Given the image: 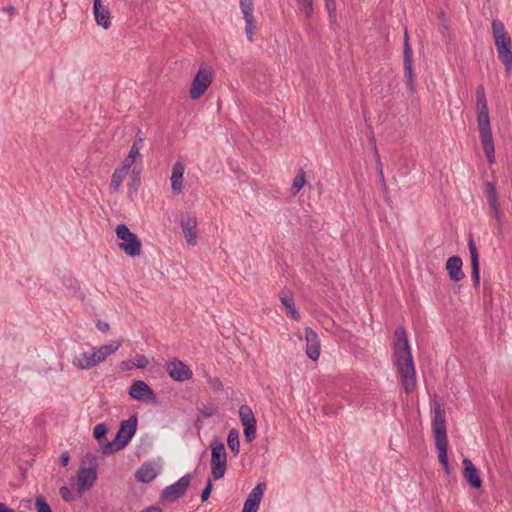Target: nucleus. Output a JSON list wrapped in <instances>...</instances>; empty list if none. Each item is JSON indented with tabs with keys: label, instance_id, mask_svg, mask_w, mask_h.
Segmentation results:
<instances>
[{
	"label": "nucleus",
	"instance_id": "f257e3e1",
	"mask_svg": "<svg viewBox=\"0 0 512 512\" xmlns=\"http://www.w3.org/2000/svg\"><path fill=\"white\" fill-rule=\"evenodd\" d=\"M394 338V364L397 367L403 389L409 394L416 387V371L405 328L397 327L394 331Z\"/></svg>",
	"mask_w": 512,
	"mask_h": 512
},
{
	"label": "nucleus",
	"instance_id": "f03ea898",
	"mask_svg": "<svg viewBox=\"0 0 512 512\" xmlns=\"http://www.w3.org/2000/svg\"><path fill=\"white\" fill-rule=\"evenodd\" d=\"M476 101L477 123L479 127L480 141L489 164H493L495 163V146L492 136L485 90L482 85H479L476 89Z\"/></svg>",
	"mask_w": 512,
	"mask_h": 512
},
{
	"label": "nucleus",
	"instance_id": "7ed1b4c3",
	"mask_svg": "<svg viewBox=\"0 0 512 512\" xmlns=\"http://www.w3.org/2000/svg\"><path fill=\"white\" fill-rule=\"evenodd\" d=\"M432 430L435 438V446L438 451L439 463L444 471L449 474L450 466L448 462V438L446 428L445 410L439 403L434 406V418L432 421Z\"/></svg>",
	"mask_w": 512,
	"mask_h": 512
},
{
	"label": "nucleus",
	"instance_id": "20e7f679",
	"mask_svg": "<svg viewBox=\"0 0 512 512\" xmlns=\"http://www.w3.org/2000/svg\"><path fill=\"white\" fill-rule=\"evenodd\" d=\"M137 431V417L132 415L129 419L120 423L118 431L112 441H106L102 444V452L104 455L113 454L125 448Z\"/></svg>",
	"mask_w": 512,
	"mask_h": 512
},
{
	"label": "nucleus",
	"instance_id": "39448f33",
	"mask_svg": "<svg viewBox=\"0 0 512 512\" xmlns=\"http://www.w3.org/2000/svg\"><path fill=\"white\" fill-rule=\"evenodd\" d=\"M211 450V477L215 481L224 477L227 470V452L224 443L218 438H213L210 442Z\"/></svg>",
	"mask_w": 512,
	"mask_h": 512
},
{
	"label": "nucleus",
	"instance_id": "423d86ee",
	"mask_svg": "<svg viewBox=\"0 0 512 512\" xmlns=\"http://www.w3.org/2000/svg\"><path fill=\"white\" fill-rule=\"evenodd\" d=\"M117 238L122 240L119 243V247L129 257H136L141 254V241L138 236L131 232L125 224H118L116 227Z\"/></svg>",
	"mask_w": 512,
	"mask_h": 512
},
{
	"label": "nucleus",
	"instance_id": "0eeeda50",
	"mask_svg": "<svg viewBox=\"0 0 512 512\" xmlns=\"http://www.w3.org/2000/svg\"><path fill=\"white\" fill-rule=\"evenodd\" d=\"M213 78V69L206 64H202L192 80L189 90L190 98L193 100L199 99L207 91Z\"/></svg>",
	"mask_w": 512,
	"mask_h": 512
},
{
	"label": "nucleus",
	"instance_id": "6e6552de",
	"mask_svg": "<svg viewBox=\"0 0 512 512\" xmlns=\"http://www.w3.org/2000/svg\"><path fill=\"white\" fill-rule=\"evenodd\" d=\"M403 66L406 87L410 94H414L416 91L414 83L415 71L413 67L412 49L409 43V34L407 29H405L403 41Z\"/></svg>",
	"mask_w": 512,
	"mask_h": 512
},
{
	"label": "nucleus",
	"instance_id": "1a4fd4ad",
	"mask_svg": "<svg viewBox=\"0 0 512 512\" xmlns=\"http://www.w3.org/2000/svg\"><path fill=\"white\" fill-rule=\"evenodd\" d=\"M193 478V475L190 473L185 474L182 476L178 481L175 483L165 487L161 494H160V501L161 502H170L173 503L183 497L189 488L191 479Z\"/></svg>",
	"mask_w": 512,
	"mask_h": 512
},
{
	"label": "nucleus",
	"instance_id": "9d476101",
	"mask_svg": "<svg viewBox=\"0 0 512 512\" xmlns=\"http://www.w3.org/2000/svg\"><path fill=\"white\" fill-rule=\"evenodd\" d=\"M128 394L131 399L145 401L148 399L152 404H158V398L153 389L142 380H135L131 384Z\"/></svg>",
	"mask_w": 512,
	"mask_h": 512
},
{
	"label": "nucleus",
	"instance_id": "9b49d317",
	"mask_svg": "<svg viewBox=\"0 0 512 512\" xmlns=\"http://www.w3.org/2000/svg\"><path fill=\"white\" fill-rule=\"evenodd\" d=\"M166 371L169 376L177 382H184L193 376L192 370L187 364L179 359H173L166 364Z\"/></svg>",
	"mask_w": 512,
	"mask_h": 512
},
{
	"label": "nucleus",
	"instance_id": "f8f14e48",
	"mask_svg": "<svg viewBox=\"0 0 512 512\" xmlns=\"http://www.w3.org/2000/svg\"><path fill=\"white\" fill-rule=\"evenodd\" d=\"M180 226L187 244L190 246H195L197 239L196 217L190 213H182L180 215Z\"/></svg>",
	"mask_w": 512,
	"mask_h": 512
},
{
	"label": "nucleus",
	"instance_id": "ddd939ff",
	"mask_svg": "<svg viewBox=\"0 0 512 512\" xmlns=\"http://www.w3.org/2000/svg\"><path fill=\"white\" fill-rule=\"evenodd\" d=\"M97 480L96 467H80L77 472V490L81 494L90 490Z\"/></svg>",
	"mask_w": 512,
	"mask_h": 512
},
{
	"label": "nucleus",
	"instance_id": "4468645a",
	"mask_svg": "<svg viewBox=\"0 0 512 512\" xmlns=\"http://www.w3.org/2000/svg\"><path fill=\"white\" fill-rule=\"evenodd\" d=\"M240 9L246 22L245 33L249 41L253 40V35L257 28V22L253 17V0H240Z\"/></svg>",
	"mask_w": 512,
	"mask_h": 512
},
{
	"label": "nucleus",
	"instance_id": "2eb2a0df",
	"mask_svg": "<svg viewBox=\"0 0 512 512\" xmlns=\"http://www.w3.org/2000/svg\"><path fill=\"white\" fill-rule=\"evenodd\" d=\"M463 477L469 486L473 489H480L482 487V479L479 470L469 458H464L463 461Z\"/></svg>",
	"mask_w": 512,
	"mask_h": 512
},
{
	"label": "nucleus",
	"instance_id": "dca6fc26",
	"mask_svg": "<svg viewBox=\"0 0 512 512\" xmlns=\"http://www.w3.org/2000/svg\"><path fill=\"white\" fill-rule=\"evenodd\" d=\"M306 354L309 359L316 361L320 356V340L318 334L311 328H305Z\"/></svg>",
	"mask_w": 512,
	"mask_h": 512
},
{
	"label": "nucleus",
	"instance_id": "f3484780",
	"mask_svg": "<svg viewBox=\"0 0 512 512\" xmlns=\"http://www.w3.org/2000/svg\"><path fill=\"white\" fill-rule=\"evenodd\" d=\"M468 248L471 260V278L475 288L480 286V265L479 255L472 235L469 237Z\"/></svg>",
	"mask_w": 512,
	"mask_h": 512
},
{
	"label": "nucleus",
	"instance_id": "a211bd4d",
	"mask_svg": "<svg viewBox=\"0 0 512 512\" xmlns=\"http://www.w3.org/2000/svg\"><path fill=\"white\" fill-rule=\"evenodd\" d=\"M158 474L159 470L156 469L155 463L146 461L137 469L135 479L140 483L147 484L153 481Z\"/></svg>",
	"mask_w": 512,
	"mask_h": 512
},
{
	"label": "nucleus",
	"instance_id": "6ab92c4d",
	"mask_svg": "<svg viewBox=\"0 0 512 512\" xmlns=\"http://www.w3.org/2000/svg\"><path fill=\"white\" fill-rule=\"evenodd\" d=\"M463 262L459 256H451L447 259L445 269L449 278L454 282L464 279L465 274L462 270Z\"/></svg>",
	"mask_w": 512,
	"mask_h": 512
},
{
	"label": "nucleus",
	"instance_id": "aec40b11",
	"mask_svg": "<svg viewBox=\"0 0 512 512\" xmlns=\"http://www.w3.org/2000/svg\"><path fill=\"white\" fill-rule=\"evenodd\" d=\"M93 13L97 25L108 29L111 26L110 11L107 6L102 4L101 0L93 1Z\"/></svg>",
	"mask_w": 512,
	"mask_h": 512
},
{
	"label": "nucleus",
	"instance_id": "412c9836",
	"mask_svg": "<svg viewBox=\"0 0 512 512\" xmlns=\"http://www.w3.org/2000/svg\"><path fill=\"white\" fill-rule=\"evenodd\" d=\"M184 172L185 165L181 161H176L171 174V189L174 194H180L183 191Z\"/></svg>",
	"mask_w": 512,
	"mask_h": 512
},
{
	"label": "nucleus",
	"instance_id": "4be33fe9",
	"mask_svg": "<svg viewBox=\"0 0 512 512\" xmlns=\"http://www.w3.org/2000/svg\"><path fill=\"white\" fill-rule=\"evenodd\" d=\"M123 341H111L108 344H104L99 348H93L97 364L103 362L108 356L115 353L121 346Z\"/></svg>",
	"mask_w": 512,
	"mask_h": 512
},
{
	"label": "nucleus",
	"instance_id": "5701e85b",
	"mask_svg": "<svg viewBox=\"0 0 512 512\" xmlns=\"http://www.w3.org/2000/svg\"><path fill=\"white\" fill-rule=\"evenodd\" d=\"M140 173H141V165L140 166L134 165L131 170L129 181L127 183L128 196L130 198H133V196L136 195L138 192L139 186L141 184Z\"/></svg>",
	"mask_w": 512,
	"mask_h": 512
},
{
	"label": "nucleus",
	"instance_id": "b1692460",
	"mask_svg": "<svg viewBox=\"0 0 512 512\" xmlns=\"http://www.w3.org/2000/svg\"><path fill=\"white\" fill-rule=\"evenodd\" d=\"M73 365L79 369H86V370L97 365L94 351L92 353H88V352L80 353L77 357L74 358Z\"/></svg>",
	"mask_w": 512,
	"mask_h": 512
},
{
	"label": "nucleus",
	"instance_id": "393cba45",
	"mask_svg": "<svg viewBox=\"0 0 512 512\" xmlns=\"http://www.w3.org/2000/svg\"><path fill=\"white\" fill-rule=\"evenodd\" d=\"M495 46L500 61L512 58V43L510 38L495 41Z\"/></svg>",
	"mask_w": 512,
	"mask_h": 512
},
{
	"label": "nucleus",
	"instance_id": "a878e982",
	"mask_svg": "<svg viewBox=\"0 0 512 512\" xmlns=\"http://www.w3.org/2000/svg\"><path fill=\"white\" fill-rule=\"evenodd\" d=\"M484 192L486 195L487 203L489 208H494V206H499L498 195L496 191V186L492 182H485L484 184Z\"/></svg>",
	"mask_w": 512,
	"mask_h": 512
},
{
	"label": "nucleus",
	"instance_id": "bb28decb",
	"mask_svg": "<svg viewBox=\"0 0 512 512\" xmlns=\"http://www.w3.org/2000/svg\"><path fill=\"white\" fill-rule=\"evenodd\" d=\"M491 28L494 42L497 40H504L510 38L507 31L505 30L504 24L500 20L493 19L491 23Z\"/></svg>",
	"mask_w": 512,
	"mask_h": 512
},
{
	"label": "nucleus",
	"instance_id": "cd10ccee",
	"mask_svg": "<svg viewBox=\"0 0 512 512\" xmlns=\"http://www.w3.org/2000/svg\"><path fill=\"white\" fill-rule=\"evenodd\" d=\"M227 445L231 452L236 456L240 451L239 431L232 428L227 435Z\"/></svg>",
	"mask_w": 512,
	"mask_h": 512
},
{
	"label": "nucleus",
	"instance_id": "c85d7f7f",
	"mask_svg": "<svg viewBox=\"0 0 512 512\" xmlns=\"http://www.w3.org/2000/svg\"><path fill=\"white\" fill-rule=\"evenodd\" d=\"M239 417L243 426L257 423L254 413L248 405L240 406Z\"/></svg>",
	"mask_w": 512,
	"mask_h": 512
},
{
	"label": "nucleus",
	"instance_id": "c756f323",
	"mask_svg": "<svg viewBox=\"0 0 512 512\" xmlns=\"http://www.w3.org/2000/svg\"><path fill=\"white\" fill-rule=\"evenodd\" d=\"M127 173L123 172L122 170L115 169V171L112 174L111 182L109 185V189L111 193H115L119 190L120 185L122 184L124 178L126 177Z\"/></svg>",
	"mask_w": 512,
	"mask_h": 512
},
{
	"label": "nucleus",
	"instance_id": "7c9ffc66",
	"mask_svg": "<svg viewBox=\"0 0 512 512\" xmlns=\"http://www.w3.org/2000/svg\"><path fill=\"white\" fill-rule=\"evenodd\" d=\"M265 490H266V483H264V482L258 483L252 489V491L248 494L246 499L260 504Z\"/></svg>",
	"mask_w": 512,
	"mask_h": 512
},
{
	"label": "nucleus",
	"instance_id": "2f4dec72",
	"mask_svg": "<svg viewBox=\"0 0 512 512\" xmlns=\"http://www.w3.org/2000/svg\"><path fill=\"white\" fill-rule=\"evenodd\" d=\"M279 298L286 311L295 307L294 296L290 290H282L279 294Z\"/></svg>",
	"mask_w": 512,
	"mask_h": 512
},
{
	"label": "nucleus",
	"instance_id": "473e14b6",
	"mask_svg": "<svg viewBox=\"0 0 512 512\" xmlns=\"http://www.w3.org/2000/svg\"><path fill=\"white\" fill-rule=\"evenodd\" d=\"M305 182L306 181H305L304 170L300 169L298 171L297 175L295 176V178L293 179L292 188H291L292 194L296 195L304 187Z\"/></svg>",
	"mask_w": 512,
	"mask_h": 512
},
{
	"label": "nucleus",
	"instance_id": "72a5a7b5",
	"mask_svg": "<svg viewBox=\"0 0 512 512\" xmlns=\"http://www.w3.org/2000/svg\"><path fill=\"white\" fill-rule=\"evenodd\" d=\"M107 432V425L105 423H99L93 429V436L99 443H102L103 440H106Z\"/></svg>",
	"mask_w": 512,
	"mask_h": 512
},
{
	"label": "nucleus",
	"instance_id": "f704fd0d",
	"mask_svg": "<svg viewBox=\"0 0 512 512\" xmlns=\"http://www.w3.org/2000/svg\"><path fill=\"white\" fill-rule=\"evenodd\" d=\"M299 9L304 14L306 20H310L313 14V0H304L298 2Z\"/></svg>",
	"mask_w": 512,
	"mask_h": 512
},
{
	"label": "nucleus",
	"instance_id": "c9c22d12",
	"mask_svg": "<svg viewBox=\"0 0 512 512\" xmlns=\"http://www.w3.org/2000/svg\"><path fill=\"white\" fill-rule=\"evenodd\" d=\"M36 512H52V509L44 496L38 495L35 497Z\"/></svg>",
	"mask_w": 512,
	"mask_h": 512
},
{
	"label": "nucleus",
	"instance_id": "e433bc0d",
	"mask_svg": "<svg viewBox=\"0 0 512 512\" xmlns=\"http://www.w3.org/2000/svg\"><path fill=\"white\" fill-rule=\"evenodd\" d=\"M257 423L248 424L243 426V434L245 440L249 443L252 442L256 437Z\"/></svg>",
	"mask_w": 512,
	"mask_h": 512
},
{
	"label": "nucleus",
	"instance_id": "4c0bfd02",
	"mask_svg": "<svg viewBox=\"0 0 512 512\" xmlns=\"http://www.w3.org/2000/svg\"><path fill=\"white\" fill-rule=\"evenodd\" d=\"M370 142L373 144V147H374V150H375V154H376V160H377V163H378V176L380 178V181L382 182L383 189H386V184H385V180H384L382 165H381L379 154L377 152L376 142H375V138H374L373 134L371 135Z\"/></svg>",
	"mask_w": 512,
	"mask_h": 512
},
{
	"label": "nucleus",
	"instance_id": "58836bf2",
	"mask_svg": "<svg viewBox=\"0 0 512 512\" xmlns=\"http://www.w3.org/2000/svg\"><path fill=\"white\" fill-rule=\"evenodd\" d=\"M138 160L139 159L135 157L131 158V155L128 153L127 157L122 161L121 166L118 167L117 169L122 170L125 173H128V170L130 168H133L134 165H137Z\"/></svg>",
	"mask_w": 512,
	"mask_h": 512
},
{
	"label": "nucleus",
	"instance_id": "ea45409f",
	"mask_svg": "<svg viewBox=\"0 0 512 512\" xmlns=\"http://www.w3.org/2000/svg\"><path fill=\"white\" fill-rule=\"evenodd\" d=\"M199 412L204 418H209L217 414L218 408L213 404L202 405V407L199 408Z\"/></svg>",
	"mask_w": 512,
	"mask_h": 512
},
{
	"label": "nucleus",
	"instance_id": "a19ab883",
	"mask_svg": "<svg viewBox=\"0 0 512 512\" xmlns=\"http://www.w3.org/2000/svg\"><path fill=\"white\" fill-rule=\"evenodd\" d=\"M212 481H215V480L212 479V477L210 476L208 478V480L206 481V485H205L204 489L201 492V495H200L201 502H205V501H207L209 499V497L211 495V492L213 490V483H212Z\"/></svg>",
	"mask_w": 512,
	"mask_h": 512
},
{
	"label": "nucleus",
	"instance_id": "79ce46f5",
	"mask_svg": "<svg viewBox=\"0 0 512 512\" xmlns=\"http://www.w3.org/2000/svg\"><path fill=\"white\" fill-rule=\"evenodd\" d=\"M143 145L144 144L133 141V144L129 150V154L131 155V158L135 157V158L139 159L140 164L142 163V155L140 154V150L142 149Z\"/></svg>",
	"mask_w": 512,
	"mask_h": 512
},
{
	"label": "nucleus",
	"instance_id": "37998d69",
	"mask_svg": "<svg viewBox=\"0 0 512 512\" xmlns=\"http://www.w3.org/2000/svg\"><path fill=\"white\" fill-rule=\"evenodd\" d=\"M59 493L65 502H72L75 500V496L67 486H62L59 489Z\"/></svg>",
	"mask_w": 512,
	"mask_h": 512
},
{
	"label": "nucleus",
	"instance_id": "c03bdc74",
	"mask_svg": "<svg viewBox=\"0 0 512 512\" xmlns=\"http://www.w3.org/2000/svg\"><path fill=\"white\" fill-rule=\"evenodd\" d=\"M260 504L257 502L245 500L242 512H257Z\"/></svg>",
	"mask_w": 512,
	"mask_h": 512
},
{
	"label": "nucleus",
	"instance_id": "a18cd8bd",
	"mask_svg": "<svg viewBox=\"0 0 512 512\" xmlns=\"http://www.w3.org/2000/svg\"><path fill=\"white\" fill-rule=\"evenodd\" d=\"M148 363L149 361L145 355H137L133 362V364L139 369L145 368Z\"/></svg>",
	"mask_w": 512,
	"mask_h": 512
},
{
	"label": "nucleus",
	"instance_id": "49530a36",
	"mask_svg": "<svg viewBox=\"0 0 512 512\" xmlns=\"http://www.w3.org/2000/svg\"><path fill=\"white\" fill-rule=\"evenodd\" d=\"M489 214L494 218V220H499V218L503 217V213L500 210V205L494 206V208H489Z\"/></svg>",
	"mask_w": 512,
	"mask_h": 512
},
{
	"label": "nucleus",
	"instance_id": "de8ad7c7",
	"mask_svg": "<svg viewBox=\"0 0 512 512\" xmlns=\"http://www.w3.org/2000/svg\"><path fill=\"white\" fill-rule=\"evenodd\" d=\"M209 384L214 390L220 391L224 388V385L219 378L210 379Z\"/></svg>",
	"mask_w": 512,
	"mask_h": 512
},
{
	"label": "nucleus",
	"instance_id": "09e8293b",
	"mask_svg": "<svg viewBox=\"0 0 512 512\" xmlns=\"http://www.w3.org/2000/svg\"><path fill=\"white\" fill-rule=\"evenodd\" d=\"M501 63L505 67V74L509 77L512 73V58L501 60Z\"/></svg>",
	"mask_w": 512,
	"mask_h": 512
},
{
	"label": "nucleus",
	"instance_id": "8fccbe9b",
	"mask_svg": "<svg viewBox=\"0 0 512 512\" xmlns=\"http://www.w3.org/2000/svg\"><path fill=\"white\" fill-rule=\"evenodd\" d=\"M96 327L99 331L103 332V333H106L110 330V325L109 323L105 322V321H102V320H98L96 322Z\"/></svg>",
	"mask_w": 512,
	"mask_h": 512
},
{
	"label": "nucleus",
	"instance_id": "3c124183",
	"mask_svg": "<svg viewBox=\"0 0 512 512\" xmlns=\"http://www.w3.org/2000/svg\"><path fill=\"white\" fill-rule=\"evenodd\" d=\"M60 464L63 466V467H66L70 461V455L67 451H64L61 453L60 455Z\"/></svg>",
	"mask_w": 512,
	"mask_h": 512
},
{
	"label": "nucleus",
	"instance_id": "603ef678",
	"mask_svg": "<svg viewBox=\"0 0 512 512\" xmlns=\"http://www.w3.org/2000/svg\"><path fill=\"white\" fill-rule=\"evenodd\" d=\"M286 312H287V314H289V315H290V317H291L293 320L298 321V320H300V318H301V317H300V313L298 312V310L296 309V307H293V308H291V309L287 310Z\"/></svg>",
	"mask_w": 512,
	"mask_h": 512
},
{
	"label": "nucleus",
	"instance_id": "864d4df0",
	"mask_svg": "<svg viewBox=\"0 0 512 512\" xmlns=\"http://www.w3.org/2000/svg\"><path fill=\"white\" fill-rule=\"evenodd\" d=\"M64 285L68 288H72L74 290L78 289V283L75 279H73L72 277H69L67 279V282H64Z\"/></svg>",
	"mask_w": 512,
	"mask_h": 512
},
{
	"label": "nucleus",
	"instance_id": "5fc2aeb1",
	"mask_svg": "<svg viewBox=\"0 0 512 512\" xmlns=\"http://www.w3.org/2000/svg\"><path fill=\"white\" fill-rule=\"evenodd\" d=\"M495 226L497 232L495 233L497 236H501L503 234V222L502 218H499V220H495Z\"/></svg>",
	"mask_w": 512,
	"mask_h": 512
},
{
	"label": "nucleus",
	"instance_id": "6e6d98bb",
	"mask_svg": "<svg viewBox=\"0 0 512 512\" xmlns=\"http://www.w3.org/2000/svg\"><path fill=\"white\" fill-rule=\"evenodd\" d=\"M337 332L341 339H348L351 336V333L341 327H337Z\"/></svg>",
	"mask_w": 512,
	"mask_h": 512
},
{
	"label": "nucleus",
	"instance_id": "4d7b16f0",
	"mask_svg": "<svg viewBox=\"0 0 512 512\" xmlns=\"http://www.w3.org/2000/svg\"><path fill=\"white\" fill-rule=\"evenodd\" d=\"M325 8L327 10V12H335L336 11V2L335 0L334 1H331V2H325Z\"/></svg>",
	"mask_w": 512,
	"mask_h": 512
},
{
	"label": "nucleus",
	"instance_id": "13d9d810",
	"mask_svg": "<svg viewBox=\"0 0 512 512\" xmlns=\"http://www.w3.org/2000/svg\"><path fill=\"white\" fill-rule=\"evenodd\" d=\"M144 140H145L144 134L142 133L141 130H138V132L135 135L134 141L138 142V143H141V144H144Z\"/></svg>",
	"mask_w": 512,
	"mask_h": 512
},
{
	"label": "nucleus",
	"instance_id": "bf43d9fd",
	"mask_svg": "<svg viewBox=\"0 0 512 512\" xmlns=\"http://www.w3.org/2000/svg\"><path fill=\"white\" fill-rule=\"evenodd\" d=\"M140 512H163V510L159 506L152 505L148 508L141 510Z\"/></svg>",
	"mask_w": 512,
	"mask_h": 512
},
{
	"label": "nucleus",
	"instance_id": "052dcab7",
	"mask_svg": "<svg viewBox=\"0 0 512 512\" xmlns=\"http://www.w3.org/2000/svg\"><path fill=\"white\" fill-rule=\"evenodd\" d=\"M329 23L330 25H335L337 23V14L335 12L328 13Z\"/></svg>",
	"mask_w": 512,
	"mask_h": 512
},
{
	"label": "nucleus",
	"instance_id": "680f3d73",
	"mask_svg": "<svg viewBox=\"0 0 512 512\" xmlns=\"http://www.w3.org/2000/svg\"><path fill=\"white\" fill-rule=\"evenodd\" d=\"M0 512H15V510L8 507L5 503L0 502Z\"/></svg>",
	"mask_w": 512,
	"mask_h": 512
},
{
	"label": "nucleus",
	"instance_id": "e2e57ef3",
	"mask_svg": "<svg viewBox=\"0 0 512 512\" xmlns=\"http://www.w3.org/2000/svg\"><path fill=\"white\" fill-rule=\"evenodd\" d=\"M3 11L9 13L10 15H14L16 13V9L13 5H9L3 9Z\"/></svg>",
	"mask_w": 512,
	"mask_h": 512
},
{
	"label": "nucleus",
	"instance_id": "0e129e2a",
	"mask_svg": "<svg viewBox=\"0 0 512 512\" xmlns=\"http://www.w3.org/2000/svg\"><path fill=\"white\" fill-rule=\"evenodd\" d=\"M440 16H441V18H444L445 14L443 11L440 13Z\"/></svg>",
	"mask_w": 512,
	"mask_h": 512
}]
</instances>
